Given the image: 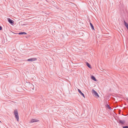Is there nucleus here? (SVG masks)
I'll use <instances>...</instances> for the list:
<instances>
[{"label": "nucleus", "mask_w": 128, "mask_h": 128, "mask_svg": "<svg viewBox=\"0 0 128 128\" xmlns=\"http://www.w3.org/2000/svg\"><path fill=\"white\" fill-rule=\"evenodd\" d=\"M14 114L16 118L18 121H19V116L18 112L17 110H14Z\"/></svg>", "instance_id": "f257e3e1"}, {"label": "nucleus", "mask_w": 128, "mask_h": 128, "mask_svg": "<svg viewBox=\"0 0 128 128\" xmlns=\"http://www.w3.org/2000/svg\"><path fill=\"white\" fill-rule=\"evenodd\" d=\"M37 60L36 58H32L27 60V61L29 62H32L35 61Z\"/></svg>", "instance_id": "f03ea898"}, {"label": "nucleus", "mask_w": 128, "mask_h": 128, "mask_svg": "<svg viewBox=\"0 0 128 128\" xmlns=\"http://www.w3.org/2000/svg\"><path fill=\"white\" fill-rule=\"evenodd\" d=\"M92 92L93 94H94L95 96H97L98 97H99V96H98V94L94 90H92Z\"/></svg>", "instance_id": "7ed1b4c3"}, {"label": "nucleus", "mask_w": 128, "mask_h": 128, "mask_svg": "<svg viewBox=\"0 0 128 128\" xmlns=\"http://www.w3.org/2000/svg\"><path fill=\"white\" fill-rule=\"evenodd\" d=\"M39 120L35 119H32L31 120L30 122V123H33L34 122H38Z\"/></svg>", "instance_id": "20e7f679"}, {"label": "nucleus", "mask_w": 128, "mask_h": 128, "mask_svg": "<svg viewBox=\"0 0 128 128\" xmlns=\"http://www.w3.org/2000/svg\"><path fill=\"white\" fill-rule=\"evenodd\" d=\"M78 92H79V93L81 95H82L84 98H85L84 96V94L79 89H78Z\"/></svg>", "instance_id": "39448f33"}, {"label": "nucleus", "mask_w": 128, "mask_h": 128, "mask_svg": "<svg viewBox=\"0 0 128 128\" xmlns=\"http://www.w3.org/2000/svg\"><path fill=\"white\" fill-rule=\"evenodd\" d=\"M8 22L10 24H12L13 20H11L10 18H8Z\"/></svg>", "instance_id": "423d86ee"}, {"label": "nucleus", "mask_w": 128, "mask_h": 128, "mask_svg": "<svg viewBox=\"0 0 128 128\" xmlns=\"http://www.w3.org/2000/svg\"><path fill=\"white\" fill-rule=\"evenodd\" d=\"M124 22L125 26L126 27L128 30V24L125 21H124Z\"/></svg>", "instance_id": "0eeeda50"}, {"label": "nucleus", "mask_w": 128, "mask_h": 128, "mask_svg": "<svg viewBox=\"0 0 128 128\" xmlns=\"http://www.w3.org/2000/svg\"><path fill=\"white\" fill-rule=\"evenodd\" d=\"M91 78L92 79V80H94L95 81H97V80L96 79V78L93 76H91Z\"/></svg>", "instance_id": "6e6552de"}, {"label": "nucleus", "mask_w": 128, "mask_h": 128, "mask_svg": "<svg viewBox=\"0 0 128 128\" xmlns=\"http://www.w3.org/2000/svg\"><path fill=\"white\" fill-rule=\"evenodd\" d=\"M18 34H26V33L25 32H19Z\"/></svg>", "instance_id": "1a4fd4ad"}, {"label": "nucleus", "mask_w": 128, "mask_h": 128, "mask_svg": "<svg viewBox=\"0 0 128 128\" xmlns=\"http://www.w3.org/2000/svg\"><path fill=\"white\" fill-rule=\"evenodd\" d=\"M87 66L90 68H91V67L90 64L88 62H87L86 63Z\"/></svg>", "instance_id": "9d476101"}, {"label": "nucleus", "mask_w": 128, "mask_h": 128, "mask_svg": "<svg viewBox=\"0 0 128 128\" xmlns=\"http://www.w3.org/2000/svg\"><path fill=\"white\" fill-rule=\"evenodd\" d=\"M106 107L107 108H108L109 109H111L110 107L109 106H108V104H107L106 105Z\"/></svg>", "instance_id": "9b49d317"}, {"label": "nucleus", "mask_w": 128, "mask_h": 128, "mask_svg": "<svg viewBox=\"0 0 128 128\" xmlns=\"http://www.w3.org/2000/svg\"><path fill=\"white\" fill-rule=\"evenodd\" d=\"M119 122L120 123L122 124H124V121L121 120H119Z\"/></svg>", "instance_id": "f8f14e48"}, {"label": "nucleus", "mask_w": 128, "mask_h": 128, "mask_svg": "<svg viewBox=\"0 0 128 128\" xmlns=\"http://www.w3.org/2000/svg\"><path fill=\"white\" fill-rule=\"evenodd\" d=\"M90 26H91V27H92V28L94 30V27L92 25V24L91 23H90Z\"/></svg>", "instance_id": "ddd939ff"}, {"label": "nucleus", "mask_w": 128, "mask_h": 128, "mask_svg": "<svg viewBox=\"0 0 128 128\" xmlns=\"http://www.w3.org/2000/svg\"><path fill=\"white\" fill-rule=\"evenodd\" d=\"M123 128H128V126H123Z\"/></svg>", "instance_id": "4468645a"}, {"label": "nucleus", "mask_w": 128, "mask_h": 128, "mask_svg": "<svg viewBox=\"0 0 128 128\" xmlns=\"http://www.w3.org/2000/svg\"><path fill=\"white\" fill-rule=\"evenodd\" d=\"M2 27L1 26H0V30H2Z\"/></svg>", "instance_id": "2eb2a0df"}, {"label": "nucleus", "mask_w": 128, "mask_h": 128, "mask_svg": "<svg viewBox=\"0 0 128 128\" xmlns=\"http://www.w3.org/2000/svg\"><path fill=\"white\" fill-rule=\"evenodd\" d=\"M0 122H1V121H0Z\"/></svg>", "instance_id": "dca6fc26"}]
</instances>
